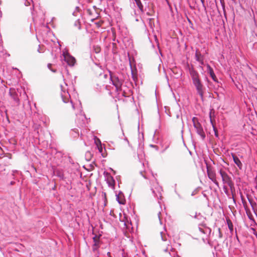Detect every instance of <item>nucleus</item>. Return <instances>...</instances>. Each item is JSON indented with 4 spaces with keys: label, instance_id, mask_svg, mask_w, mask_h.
<instances>
[{
    "label": "nucleus",
    "instance_id": "f257e3e1",
    "mask_svg": "<svg viewBox=\"0 0 257 257\" xmlns=\"http://www.w3.org/2000/svg\"><path fill=\"white\" fill-rule=\"evenodd\" d=\"M189 70L192 80L193 84L195 87L197 93L199 95L201 99L203 100L205 88L203 86L201 79L199 78V74L198 72L194 69L193 66L189 67Z\"/></svg>",
    "mask_w": 257,
    "mask_h": 257
},
{
    "label": "nucleus",
    "instance_id": "f03ea898",
    "mask_svg": "<svg viewBox=\"0 0 257 257\" xmlns=\"http://www.w3.org/2000/svg\"><path fill=\"white\" fill-rule=\"evenodd\" d=\"M219 173L221 177L223 184L225 185H228L232 193L233 190H234V183L232 181L231 177H230L222 169L219 170Z\"/></svg>",
    "mask_w": 257,
    "mask_h": 257
},
{
    "label": "nucleus",
    "instance_id": "7ed1b4c3",
    "mask_svg": "<svg viewBox=\"0 0 257 257\" xmlns=\"http://www.w3.org/2000/svg\"><path fill=\"white\" fill-rule=\"evenodd\" d=\"M109 79L112 82V84L115 86L116 92H119L121 90V86L123 83V80L119 79L118 77L115 74H113L110 71H109Z\"/></svg>",
    "mask_w": 257,
    "mask_h": 257
},
{
    "label": "nucleus",
    "instance_id": "20e7f679",
    "mask_svg": "<svg viewBox=\"0 0 257 257\" xmlns=\"http://www.w3.org/2000/svg\"><path fill=\"white\" fill-rule=\"evenodd\" d=\"M193 125L196 129L197 133L201 137L202 140L205 138V134L201 124L198 122L197 118L194 117L192 118Z\"/></svg>",
    "mask_w": 257,
    "mask_h": 257
},
{
    "label": "nucleus",
    "instance_id": "39448f33",
    "mask_svg": "<svg viewBox=\"0 0 257 257\" xmlns=\"http://www.w3.org/2000/svg\"><path fill=\"white\" fill-rule=\"evenodd\" d=\"M207 173L208 178L217 186L219 187V183L216 180V173L212 167L207 165Z\"/></svg>",
    "mask_w": 257,
    "mask_h": 257
},
{
    "label": "nucleus",
    "instance_id": "423d86ee",
    "mask_svg": "<svg viewBox=\"0 0 257 257\" xmlns=\"http://www.w3.org/2000/svg\"><path fill=\"white\" fill-rule=\"evenodd\" d=\"M198 228L199 231L203 234L207 235H209L211 234V229L205 224H199Z\"/></svg>",
    "mask_w": 257,
    "mask_h": 257
},
{
    "label": "nucleus",
    "instance_id": "0eeeda50",
    "mask_svg": "<svg viewBox=\"0 0 257 257\" xmlns=\"http://www.w3.org/2000/svg\"><path fill=\"white\" fill-rule=\"evenodd\" d=\"M64 60L67 62L68 65L70 66H74L76 62L75 59L69 55L64 56Z\"/></svg>",
    "mask_w": 257,
    "mask_h": 257
},
{
    "label": "nucleus",
    "instance_id": "6e6552de",
    "mask_svg": "<svg viewBox=\"0 0 257 257\" xmlns=\"http://www.w3.org/2000/svg\"><path fill=\"white\" fill-rule=\"evenodd\" d=\"M195 59L196 61L199 62L200 63V64L204 65V57L201 54L200 52L199 51L198 49L196 50Z\"/></svg>",
    "mask_w": 257,
    "mask_h": 257
},
{
    "label": "nucleus",
    "instance_id": "1a4fd4ad",
    "mask_svg": "<svg viewBox=\"0 0 257 257\" xmlns=\"http://www.w3.org/2000/svg\"><path fill=\"white\" fill-rule=\"evenodd\" d=\"M10 95L11 96L12 99L16 103L17 105H19L20 104V100L19 98L18 94L16 93V92L14 90H10Z\"/></svg>",
    "mask_w": 257,
    "mask_h": 257
},
{
    "label": "nucleus",
    "instance_id": "9d476101",
    "mask_svg": "<svg viewBox=\"0 0 257 257\" xmlns=\"http://www.w3.org/2000/svg\"><path fill=\"white\" fill-rule=\"evenodd\" d=\"M107 77H108V75L106 74H100L98 78V80H97L98 82H99V83L97 84V85L99 86L100 87L106 86L105 81H103V82H100V81L102 78L106 79L107 78Z\"/></svg>",
    "mask_w": 257,
    "mask_h": 257
},
{
    "label": "nucleus",
    "instance_id": "9b49d317",
    "mask_svg": "<svg viewBox=\"0 0 257 257\" xmlns=\"http://www.w3.org/2000/svg\"><path fill=\"white\" fill-rule=\"evenodd\" d=\"M231 156L232 157L234 163L237 166L239 169H241L242 164L240 160L239 159V158L235 154L233 153L231 154Z\"/></svg>",
    "mask_w": 257,
    "mask_h": 257
},
{
    "label": "nucleus",
    "instance_id": "f8f14e48",
    "mask_svg": "<svg viewBox=\"0 0 257 257\" xmlns=\"http://www.w3.org/2000/svg\"><path fill=\"white\" fill-rule=\"evenodd\" d=\"M207 69L208 71V73H209L210 76L211 77L212 79L215 82H217V79L214 73L213 69L210 67L209 65H207Z\"/></svg>",
    "mask_w": 257,
    "mask_h": 257
},
{
    "label": "nucleus",
    "instance_id": "ddd939ff",
    "mask_svg": "<svg viewBox=\"0 0 257 257\" xmlns=\"http://www.w3.org/2000/svg\"><path fill=\"white\" fill-rule=\"evenodd\" d=\"M106 174L108 175L107 178V183L109 186H114V181L112 176H111L109 173H106Z\"/></svg>",
    "mask_w": 257,
    "mask_h": 257
},
{
    "label": "nucleus",
    "instance_id": "4468645a",
    "mask_svg": "<svg viewBox=\"0 0 257 257\" xmlns=\"http://www.w3.org/2000/svg\"><path fill=\"white\" fill-rule=\"evenodd\" d=\"M135 2L136 3V5L137 7H138L139 9L141 11V12L144 13V6L143 4L141 3V0H134Z\"/></svg>",
    "mask_w": 257,
    "mask_h": 257
},
{
    "label": "nucleus",
    "instance_id": "2eb2a0df",
    "mask_svg": "<svg viewBox=\"0 0 257 257\" xmlns=\"http://www.w3.org/2000/svg\"><path fill=\"white\" fill-rule=\"evenodd\" d=\"M226 222L230 232H232L233 230V225L232 221L228 218L226 219Z\"/></svg>",
    "mask_w": 257,
    "mask_h": 257
},
{
    "label": "nucleus",
    "instance_id": "dca6fc26",
    "mask_svg": "<svg viewBox=\"0 0 257 257\" xmlns=\"http://www.w3.org/2000/svg\"><path fill=\"white\" fill-rule=\"evenodd\" d=\"M95 143L96 144V145L98 148V150L99 152L102 154V155L104 157V156L103 155V148H102V146L101 145L100 140H98V143H97V142H95Z\"/></svg>",
    "mask_w": 257,
    "mask_h": 257
},
{
    "label": "nucleus",
    "instance_id": "f3484780",
    "mask_svg": "<svg viewBox=\"0 0 257 257\" xmlns=\"http://www.w3.org/2000/svg\"><path fill=\"white\" fill-rule=\"evenodd\" d=\"M116 198L118 202L120 204H124L125 202V200L121 198L120 197H119V195H118L116 196Z\"/></svg>",
    "mask_w": 257,
    "mask_h": 257
},
{
    "label": "nucleus",
    "instance_id": "a211bd4d",
    "mask_svg": "<svg viewBox=\"0 0 257 257\" xmlns=\"http://www.w3.org/2000/svg\"><path fill=\"white\" fill-rule=\"evenodd\" d=\"M100 236H101V235H95L93 237V240L94 243H99V238H100Z\"/></svg>",
    "mask_w": 257,
    "mask_h": 257
},
{
    "label": "nucleus",
    "instance_id": "6ab92c4d",
    "mask_svg": "<svg viewBox=\"0 0 257 257\" xmlns=\"http://www.w3.org/2000/svg\"><path fill=\"white\" fill-rule=\"evenodd\" d=\"M99 243H94L92 245V250L94 252L96 251L99 247Z\"/></svg>",
    "mask_w": 257,
    "mask_h": 257
},
{
    "label": "nucleus",
    "instance_id": "aec40b11",
    "mask_svg": "<svg viewBox=\"0 0 257 257\" xmlns=\"http://www.w3.org/2000/svg\"><path fill=\"white\" fill-rule=\"evenodd\" d=\"M210 121L211 122V123H212V119H210ZM212 124V125H213V130L214 131V134H215V136L216 137L218 138V131H217V128L215 127V126L213 125V123Z\"/></svg>",
    "mask_w": 257,
    "mask_h": 257
},
{
    "label": "nucleus",
    "instance_id": "412c9836",
    "mask_svg": "<svg viewBox=\"0 0 257 257\" xmlns=\"http://www.w3.org/2000/svg\"><path fill=\"white\" fill-rule=\"evenodd\" d=\"M52 64L51 63H48L47 65L48 68L53 72L55 73L57 72V70L56 69H54L52 68Z\"/></svg>",
    "mask_w": 257,
    "mask_h": 257
},
{
    "label": "nucleus",
    "instance_id": "4be33fe9",
    "mask_svg": "<svg viewBox=\"0 0 257 257\" xmlns=\"http://www.w3.org/2000/svg\"><path fill=\"white\" fill-rule=\"evenodd\" d=\"M94 50L96 53H98L100 52L101 49L99 47H94Z\"/></svg>",
    "mask_w": 257,
    "mask_h": 257
},
{
    "label": "nucleus",
    "instance_id": "5701e85b",
    "mask_svg": "<svg viewBox=\"0 0 257 257\" xmlns=\"http://www.w3.org/2000/svg\"><path fill=\"white\" fill-rule=\"evenodd\" d=\"M217 230L218 232V237L219 238H221L223 236V234L221 231V229L220 228H218Z\"/></svg>",
    "mask_w": 257,
    "mask_h": 257
},
{
    "label": "nucleus",
    "instance_id": "b1692460",
    "mask_svg": "<svg viewBox=\"0 0 257 257\" xmlns=\"http://www.w3.org/2000/svg\"><path fill=\"white\" fill-rule=\"evenodd\" d=\"M85 156L88 157L89 159L90 160L91 158L92 157V155L90 152L88 151L86 153Z\"/></svg>",
    "mask_w": 257,
    "mask_h": 257
},
{
    "label": "nucleus",
    "instance_id": "393cba45",
    "mask_svg": "<svg viewBox=\"0 0 257 257\" xmlns=\"http://www.w3.org/2000/svg\"><path fill=\"white\" fill-rule=\"evenodd\" d=\"M161 235L162 239L163 241L167 240V236H166L165 234L163 235V232H161Z\"/></svg>",
    "mask_w": 257,
    "mask_h": 257
},
{
    "label": "nucleus",
    "instance_id": "a878e982",
    "mask_svg": "<svg viewBox=\"0 0 257 257\" xmlns=\"http://www.w3.org/2000/svg\"><path fill=\"white\" fill-rule=\"evenodd\" d=\"M223 190L224 191V192L227 194V185H224L223 187Z\"/></svg>",
    "mask_w": 257,
    "mask_h": 257
},
{
    "label": "nucleus",
    "instance_id": "bb28decb",
    "mask_svg": "<svg viewBox=\"0 0 257 257\" xmlns=\"http://www.w3.org/2000/svg\"><path fill=\"white\" fill-rule=\"evenodd\" d=\"M150 147L153 148H155L156 150H159V147L156 146V145H150Z\"/></svg>",
    "mask_w": 257,
    "mask_h": 257
},
{
    "label": "nucleus",
    "instance_id": "cd10ccee",
    "mask_svg": "<svg viewBox=\"0 0 257 257\" xmlns=\"http://www.w3.org/2000/svg\"><path fill=\"white\" fill-rule=\"evenodd\" d=\"M62 98L63 99V100L64 102L67 103V102H68V100H69V98H68L64 99V97H63V96H62Z\"/></svg>",
    "mask_w": 257,
    "mask_h": 257
},
{
    "label": "nucleus",
    "instance_id": "c85d7f7f",
    "mask_svg": "<svg viewBox=\"0 0 257 257\" xmlns=\"http://www.w3.org/2000/svg\"><path fill=\"white\" fill-rule=\"evenodd\" d=\"M122 257H128L127 254L124 252L122 253Z\"/></svg>",
    "mask_w": 257,
    "mask_h": 257
},
{
    "label": "nucleus",
    "instance_id": "c756f323",
    "mask_svg": "<svg viewBox=\"0 0 257 257\" xmlns=\"http://www.w3.org/2000/svg\"><path fill=\"white\" fill-rule=\"evenodd\" d=\"M152 192L154 194V195H156L157 196V194H156V193L155 192V190L154 189L152 188Z\"/></svg>",
    "mask_w": 257,
    "mask_h": 257
},
{
    "label": "nucleus",
    "instance_id": "7c9ffc66",
    "mask_svg": "<svg viewBox=\"0 0 257 257\" xmlns=\"http://www.w3.org/2000/svg\"><path fill=\"white\" fill-rule=\"evenodd\" d=\"M85 1L87 3H91V0H85Z\"/></svg>",
    "mask_w": 257,
    "mask_h": 257
},
{
    "label": "nucleus",
    "instance_id": "2f4dec72",
    "mask_svg": "<svg viewBox=\"0 0 257 257\" xmlns=\"http://www.w3.org/2000/svg\"><path fill=\"white\" fill-rule=\"evenodd\" d=\"M235 233H236V239H237V240H238V236H237V235L236 230H235Z\"/></svg>",
    "mask_w": 257,
    "mask_h": 257
},
{
    "label": "nucleus",
    "instance_id": "473e14b6",
    "mask_svg": "<svg viewBox=\"0 0 257 257\" xmlns=\"http://www.w3.org/2000/svg\"><path fill=\"white\" fill-rule=\"evenodd\" d=\"M202 4L203 5L204 4V0H200Z\"/></svg>",
    "mask_w": 257,
    "mask_h": 257
},
{
    "label": "nucleus",
    "instance_id": "72a5a7b5",
    "mask_svg": "<svg viewBox=\"0 0 257 257\" xmlns=\"http://www.w3.org/2000/svg\"><path fill=\"white\" fill-rule=\"evenodd\" d=\"M107 255H108V256H110V253L109 252H108L107 253Z\"/></svg>",
    "mask_w": 257,
    "mask_h": 257
},
{
    "label": "nucleus",
    "instance_id": "f704fd0d",
    "mask_svg": "<svg viewBox=\"0 0 257 257\" xmlns=\"http://www.w3.org/2000/svg\"><path fill=\"white\" fill-rule=\"evenodd\" d=\"M248 200H249V202L250 203H251V200L250 199H248Z\"/></svg>",
    "mask_w": 257,
    "mask_h": 257
},
{
    "label": "nucleus",
    "instance_id": "c9c22d12",
    "mask_svg": "<svg viewBox=\"0 0 257 257\" xmlns=\"http://www.w3.org/2000/svg\"><path fill=\"white\" fill-rule=\"evenodd\" d=\"M28 5L26 4V6H28L29 5H30V3L28 2Z\"/></svg>",
    "mask_w": 257,
    "mask_h": 257
},
{
    "label": "nucleus",
    "instance_id": "e433bc0d",
    "mask_svg": "<svg viewBox=\"0 0 257 257\" xmlns=\"http://www.w3.org/2000/svg\"><path fill=\"white\" fill-rule=\"evenodd\" d=\"M103 0H99L100 2H102Z\"/></svg>",
    "mask_w": 257,
    "mask_h": 257
},
{
    "label": "nucleus",
    "instance_id": "4c0bfd02",
    "mask_svg": "<svg viewBox=\"0 0 257 257\" xmlns=\"http://www.w3.org/2000/svg\"><path fill=\"white\" fill-rule=\"evenodd\" d=\"M232 1L233 2H234L235 1V0H232Z\"/></svg>",
    "mask_w": 257,
    "mask_h": 257
},
{
    "label": "nucleus",
    "instance_id": "58836bf2",
    "mask_svg": "<svg viewBox=\"0 0 257 257\" xmlns=\"http://www.w3.org/2000/svg\"><path fill=\"white\" fill-rule=\"evenodd\" d=\"M97 257H98V256Z\"/></svg>",
    "mask_w": 257,
    "mask_h": 257
}]
</instances>
